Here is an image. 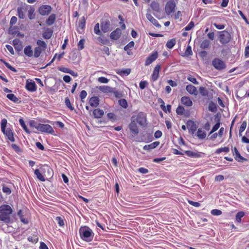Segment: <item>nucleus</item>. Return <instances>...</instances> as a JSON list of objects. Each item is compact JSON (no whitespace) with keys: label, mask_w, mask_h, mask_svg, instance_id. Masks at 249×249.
Wrapping results in <instances>:
<instances>
[{"label":"nucleus","mask_w":249,"mask_h":249,"mask_svg":"<svg viewBox=\"0 0 249 249\" xmlns=\"http://www.w3.org/2000/svg\"><path fill=\"white\" fill-rule=\"evenodd\" d=\"M13 210L8 205H2L0 206V220L8 224L12 222L11 215Z\"/></svg>","instance_id":"f257e3e1"},{"label":"nucleus","mask_w":249,"mask_h":249,"mask_svg":"<svg viewBox=\"0 0 249 249\" xmlns=\"http://www.w3.org/2000/svg\"><path fill=\"white\" fill-rule=\"evenodd\" d=\"M79 233L81 238L87 242L91 241L93 238L94 233L88 227H81L79 229Z\"/></svg>","instance_id":"f03ea898"},{"label":"nucleus","mask_w":249,"mask_h":249,"mask_svg":"<svg viewBox=\"0 0 249 249\" xmlns=\"http://www.w3.org/2000/svg\"><path fill=\"white\" fill-rule=\"evenodd\" d=\"M7 124V121L6 119H3L1 121V129L3 133L7 137V139L12 142H15V139L12 131L10 129L8 128L6 130V127Z\"/></svg>","instance_id":"7ed1b4c3"},{"label":"nucleus","mask_w":249,"mask_h":249,"mask_svg":"<svg viewBox=\"0 0 249 249\" xmlns=\"http://www.w3.org/2000/svg\"><path fill=\"white\" fill-rule=\"evenodd\" d=\"M36 129L38 131H40L42 132H45L50 134H53L54 130L53 127L49 124H38L36 127Z\"/></svg>","instance_id":"20e7f679"},{"label":"nucleus","mask_w":249,"mask_h":249,"mask_svg":"<svg viewBox=\"0 0 249 249\" xmlns=\"http://www.w3.org/2000/svg\"><path fill=\"white\" fill-rule=\"evenodd\" d=\"M219 41L222 44H227L231 40V35L227 31H223L220 32Z\"/></svg>","instance_id":"39448f33"},{"label":"nucleus","mask_w":249,"mask_h":249,"mask_svg":"<svg viewBox=\"0 0 249 249\" xmlns=\"http://www.w3.org/2000/svg\"><path fill=\"white\" fill-rule=\"evenodd\" d=\"M212 65L215 69L218 71H221L226 68L225 63L219 58H214L212 61Z\"/></svg>","instance_id":"423d86ee"},{"label":"nucleus","mask_w":249,"mask_h":249,"mask_svg":"<svg viewBox=\"0 0 249 249\" xmlns=\"http://www.w3.org/2000/svg\"><path fill=\"white\" fill-rule=\"evenodd\" d=\"M40 170L46 178H51L53 176V170L48 165H44L42 166L40 168Z\"/></svg>","instance_id":"0eeeda50"},{"label":"nucleus","mask_w":249,"mask_h":249,"mask_svg":"<svg viewBox=\"0 0 249 249\" xmlns=\"http://www.w3.org/2000/svg\"><path fill=\"white\" fill-rule=\"evenodd\" d=\"M135 117V121L141 126H144L146 124V118L145 114L143 112H139Z\"/></svg>","instance_id":"6e6552de"},{"label":"nucleus","mask_w":249,"mask_h":249,"mask_svg":"<svg viewBox=\"0 0 249 249\" xmlns=\"http://www.w3.org/2000/svg\"><path fill=\"white\" fill-rule=\"evenodd\" d=\"M129 128L131 133L137 135L139 133V129L135 121V117L133 116L131 118V123L129 124Z\"/></svg>","instance_id":"1a4fd4ad"},{"label":"nucleus","mask_w":249,"mask_h":249,"mask_svg":"<svg viewBox=\"0 0 249 249\" xmlns=\"http://www.w3.org/2000/svg\"><path fill=\"white\" fill-rule=\"evenodd\" d=\"M51 6L48 5H43L39 8L38 12L42 16H46L51 12Z\"/></svg>","instance_id":"9d476101"},{"label":"nucleus","mask_w":249,"mask_h":249,"mask_svg":"<svg viewBox=\"0 0 249 249\" xmlns=\"http://www.w3.org/2000/svg\"><path fill=\"white\" fill-rule=\"evenodd\" d=\"M187 126L188 128L189 132L194 134L197 129V125L195 122L189 120L187 122Z\"/></svg>","instance_id":"9b49d317"},{"label":"nucleus","mask_w":249,"mask_h":249,"mask_svg":"<svg viewBox=\"0 0 249 249\" xmlns=\"http://www.w3.org/2000/svg\"><path fill=\"white\" fill-rule=\"evenodd\" d=\"M176 7L175 2L174 1H169L165 6V12L167 15H170L174 11Z\"/></svg>","instance_id":"f8f14e48"},{"label":"nucleus","mask_w":249,"mask_h":249,"mask_svg":"<svg viewBox=\"0 0 249 249\" xmlns=\"http://www.w3.org/2000/svg\"><path fill=\"white\" fill-rule=\"evenodd\" d=\"M158 57V53L154 52L149 56L147 58L145 62V65L148 66L151 64L154 61H155Z\"/></svg>","instance_id":"ddd939ff"},{"label":"nucleus","mask_w":249,"mask_h":249,"mask_svg":"<svg viewBox=\"0 0 249 249\" xmlns=\"http://www.w3.org/2000/svg\"><path fill=\"white\" fill-rule=\"evenodd\" d=\"M121 34V30L120 28H117L115 30L111 33L110 37L112 39L117 40L120 38Z\"/></svg>","instance_id":"4468645a"},{"label":"nucleus","mask_w":249,"mask_h":249,"mask_svg":"<svg viewBox=\"0 0 249 249\" xmlns=\"http://www.w3.org/2000/svg\"><path fill=\"white\" fill-rule=\"evenodd\" d=\"M13 45L17 51L20 52L22 50L23 47L21 41L19 39H14L13 40Z\"/></svg>","instance_id":"2eb2a0df"},{"label":"nucleus","mask_w":249,"mask_h":249,"mask_svg":"<svg viewBox=\"0 0 249 249\" xmlns=\"http://www.w3.org/2000/svg\"><path fill=\"white\" fill-rule=\"evenodd\" d=\"M185 153L189 157L193 158H199L201 157V153L198 152H195L190 150L185 151Z\"/></svg>","instance_id":"dca6fc26"},{"label":"nucleus","mask_w":249,"mask_h":249,"mask_svg":"<svg viewBox=\"0 0 249 249\" xmlns=\"http://www.w3.org/2000/svg\"><path fill=\"white\" fill-rule=\"evenodd\" d=\"M160 69V65H157L155 67L152 75V79L153 80V81H155L158 79L159 77V71Z\"/></svg>","instance_id":"f3484780"},{"label":"nucleus","mask_w":249,"mask_h":249,"mask_svg":"<svg viewBox=\"0 0 249 249\" xmlns=\"http://www.w3.org/2000/svg\"><path fill=\"white\" fill-rule=\"evenodd\" d=\"M110 27V22L108 21H103L101 23V31L104 33L109 31Z\"/></svg>","instance_id":"a211bd4d"},{"label":"nucleus","mask_w":249,"mask_h":249,"mask_svg":"<svg viewBox=\"0 0 249 249\" xmlns=\"http://www.w3.org/2000/svg\"><path fill=\"white\" fill-rule=\"evenodd\" d=\"M234 151L233 153V155H235V159L237 161H238V162H243L244 161L247 160L246 159L244 158V157L241 156V155L240 154L239 152H238V150L236 147H234Z\"/></svg>","instance_id":"6ab92c4d"},{"label":"nucleus","mask_w":249,"mask_h":249,"mask_svg":"<svg viewBox=\"0 0 249 249\" xmlns=\"http://www.w3.org/2000/svg\"><path fill=\"white\" fill-rule=\"evenodd\" d=\"M146 17L147 19L150 21L153 24L157 27H160V25L158 23V21L156 19L150 14L147 13Z\"/></svg>","instance_id":"aec40b11"},{"label":"nucleus","mask_w":249,"mask_h":249,"mask_svg":"<svg viewBox=\"0 0 249 249\" xmlns=\"http://www.w3.org/2000/svg\"><path fill=\"white\" fill-rule=\"evenodd\" d=\"M89 103L92 107H96L99 104V99L97 96H93L89 99Z\"/></svg>","instance_id":"412c9836"},{"label":"nucleus","mask_w":249,"mask_h":249,"mask_svg":"<svg viewBox=\"0 0 249 249\" xmlns=\"http://www.w3.org/2000/svg\"><path fill=\"white\" fill-rule=\"evenodd\" d=\"M186 90L190 94L196 95L198 93L196 88L192 85H189L186 87Z\"/></svg>","instance_id":"4be33fe9"},{"label":"nucleus","mask_w":249,"mask_h":249,"mask_svg":"<svg viewBox=\"0 0 249 249\" xmlns=\"http://www.w3.org/2000/svg\"><path fill=\"white\" fill-rule=\"evenodd\" d=\"M181 103L187 107H191L193 105L192 101L189 97L187 96H183L181 98Z\"/></svg>","instance_id":"5701e85b"},{"label":"nucleus","mask_w":249,"mask_h":249,"mask_svg":"<svg viewBox=\"0 0 249 249\" xmlns=\"http://www.w3.org/2000/svg\"><path fill=\"white\" fill-rule=\"evenodd\" d=\"M26 88L27 90L30 91H35L36 90V85L35 82H27L26 85Z\"/></svg>","instance_id":"b1692460"},{"label":"nucleus","mask_w":249,"mask_h":249,"mask_svg":"<svg viewBox=\"0 0 249 249\" xmlns=\"http://www.w3.org/2000/svg\"><path fill=\"white\" fill-rule=\"evenodd\" d=\"M93 114L95 118H101L104 114V112L102 109L96 108L93 110Z\"/></svg>","instance_id":"393cba45"},{"label":"nucleus","mask_w":249,"mask_h":249,"mask_svg":"<svg viewBox=\"0 0 249 249\" xmlns=\"http://www.w3.org/2000/svg\"><path fill=\"white\" fill-rule=\"evenodd\" d=\"M36 176V178L40 181H45V176L42 174V172H41L40 169H36L34 172Z\"/></svg>","instance_id":"a878e982"},{"label":"nucleus","mask_w":249,"mask_h":249,"mask_svg":"<svg viewBox=\"0 0 249 249\" xmlns=\"http://www.w3.org/2000/svg\"><path fill=\"white\" fill-rule=\"evenodd\" d=\"M27 9L23 7H18L17 8L18 15L19 18L23 19L25 18L24 12L26 11Z\"/></svg>","instance_id":"bb28decb"},{"label":"nucleus","mask_w":249,"mask_h":249,"mask_svg":"<svg viewBox=\"0 0 249 249\" xmlns=\"http://www.w3.org/2000/svg\"><path fill=\"white\" fill-rule=\"evenodd\" d=\"M160 144L159 142H155L150 144L145 145L143 146V149L145 150H149L157 147Z\"/></svg>","instance_id":"cd10ccee"},{"label":"nucleus","mask_w":249,"mask_h":249,"mask_svg":"<svg viewBox=\"0 0 249 249\" xmlns=\"http://www.w3.org/2000/svg\"><path fill=\"white\" fill-rule=\"evenodd\" d=\"M24 53L28 57H32L34 55L33 51L30 45L27 46L24 48Z\"/></svg>","instance_id":"c85d7f7f"},{"label":"nucleus","mask_w":249,"mask_h":249,"mask_svg":"<svg viewBox=\"0 0 249 249\" xmlns=\"http://www.w3.org/2000/svg\"><path fill=\"white\" fill-rule=\"evenodd\" d=\"M196 135L198 139H204L206 137V132L203 130L202 128H199L197 130Z\"/></svg>","instance_id":"c756f323"},{"label":"nucleus","mask_w":249,"mask_h":249,"mask_svg":"<svg viewBox=\"0 0 249 249\" xmlns=\"http://www.w3.org/2000/svg\"><path fill=\"white\" fill-rule=\"evenodd\" d=\"M56 19V16L55 14H52L50 15L46 20V24L48 26L53 25Z\"/></svg>","instance_id":"7c9ffc66"},{"label":"nucleus","mask_w":249,"mask_h":249,"mask_svg":"<svg viewBox=\"0 0 249 249\" xmlns=\"http://www.w3.org/2000/svg\"><path fill=\"white\" fill-rule=\"evenodd\" d=\"M131 72V70L130 69H125L123 70H118L117 71V73L121 75H128Z\"/></svg>","instance_id":"2f4dec72"},{"label":"nucleus","mask_w":249,"mask_h":249,"mask_svg":"<svg viewBox=\"0 0 249 249\" xmlns=\"http://www.w3.org/2000/svg\"><path fill=\"white\" fill-rule=\"evenodd\" d=\"M211 42L207 39H205L202 41L200 44V47L202 49H207L210 47Z\"/></svg>","instance_id":"473e14b6"},{"label":"nucleus","mask_w":249,"mask_h":249,"mask_svg":"<svg viewBox=\"0 0 249 249\" xmlns=\"http://www.w3.org/2000/svg\"><path fill=\"white\" fill-rule=\"evenodd\" d=\"M98 88L100 91L104 93L111 92L112 91V89L107 86H99Z\"/></svg>","instance_id":"72a5a7b5"},{"label":"nucleus","mask_w":249,"mask_h":249,"mask_svg":"<svg viewBox=\"0 0 249 249\" xmlns=\"http://www.w3.org/2000/svg\"><path fill=\"white\" fill-rule=\"evenodd\" d=\"M150 6L152 10L154 11L155 12H160V6L159 4L156 1H152L150 4Z\"/></svg>","instance_id":"f704fd0d"},{"label":"nucleus","mask_w":249,"mask_h":249,"mask_svg":"<svg viewBox=\"0 0 249 249\" xmlns=\"http://www.w3.org/2000/svg\"><path fill=\"white\" fill-rule=\"evenodd\" d=\"M43 51H44V50L40 48V47H36L34 50V56L36 58L38 57Z\"/></svg>","instance_id":"c9c22d12"},{"label":"nucleus","mask_w":249,"mask_h":249,"mask_svg":"<svg viewBox=\"0 0 249 249\" xmlns=\"http://www.w3.org/2000/svg\"><path fill=\"white\" fill-rule=\"evenodd\" d=\"M19 124L21 125V126L24 130V131L28 134H30L31 132L28 129L27 126L25 124L24 120L22 118H21L19 120Z\"/></svg>","instance_id":"e433bc0d"},{"label":"nucleus","mask_w":249,"mask_h":249,"mask_svg":"<svg viewBox=\"0 0 249 249\" xmlns=\"http://www.w3.org/2000/svg\"><path fill=\"white\" fill-rule=\"evenodd\" d=\"M245 215V213L241 211L238 212L235 216L236 221L238 223H241V218Z\"/></svg>","instance_id":"4c0bfd02"},{"label":"nucleus","mask_w":249,"mask_h":249,"mask_svg":"<svg viewBox=\"0 0 249 249\" xmlns=\"http://www.w3.org/2000/svg\"><path fill=\"white\" fill-rule=\"evenodd\" d=\"M7 98L14 103H18L19 99L14 94H8L6 96Z\"/></svg>","instance_id":"58836bf2"},{"label":"nucleus","mask_w":249,"mask_h":249,"mask_svg":"<svg viewBox=\"0 0 249 249\" xmlns=\"http://www.w3.org/2000/svg\"><path fill=\"white\" fill-rule=\"evenodd\" d=\"M176 41L175 39H171L167 41L166 45V47L169 49H172L176 44Z\"/></svg>","instance_id":"ea45409f"},{"label":"nucleus","mask_w":249,"mask_h":249,"mask_svg":"<svg viewBox=\"0 0 249 249\" xmlns=\"http://www.w3.org/2000/svg\"><path fill=\"white\" fill-rule=\"evenodd\" d=\"M35 9L33 8H30L28 12V16L30 19H33L35 18V14H34Z\"/></svg>","instance_id":"a19ab883"},{"label":"nucleus","mask_w":249,"mask_h":249,"mask_svg":"<svg viewBox=\"0 0 249 249\" xmlns=\"http://www.w3.org/2000/svg\"><path fill=\"white\" fill-rule=\"evenodd\" d=\"M36 44L38 45V47H40L43 50H45L47 47V45L45 41L41 40H38L36 42Z\"/></svg>","instance_id":"79ce46f5"},{"label":"nucleus","mask_w":249,"mask_h":249,"mask_svg":"<svg viewBox=\"0 0 249 249\" xmlns=\"http://www.w3.org/2000/svg\"><path fill=\"white\" fill-rule=\"evenodd\" d=\"M209 110L213 112H215L217 110V107L215 104L211 102L209 105Z\"/></svg>","instance_id":"37998d69"},{"label":"nucleus","mask_w":249,"mask_h":249,"mask_svg":"<svg viewBox=\"0 0 249 249\" xmlns=\"http://www.w3.org/2000/svg\"><path fill=\"white\" fill-rule=\"evenodd\" d=\"M230 151V149L229 147H222V148H218L217 149L216 151H215V153L216 154H219L221 152H225V153H228Z\"/></svg>","instance_id":"c03bdc74"},{"label":"nucleus","mask_w":249,"mask_h":249,"mask_svg":"<svg viewBox=\"0 0 249 249\" xmlns=\"http://www.w3.org/2000/svg\"><path fill=\"white\" fill-rule=\"evenodd\" d=\"M160 107L162 110L166 113L167 112H170L171 109V106L170 105H167L166 107L163 105H160Z\"/></svg>","instance_id":"a18cd8bd"},{"label":"nucleus","mask_w":249,"mask_h":249,"mask_svg":"<svg viewBox=\"0 0 249 249\" xmlns=\"http://www.w3.org/2000/svg\"><path fill=\"white\" fill-rule=\"evenodd\" d=\"M94 32L98 35H101V31L100 30V25L99 23L95 24L94 28Z\"/></svg>","instance_id":"49530a36"},{"label":"nucleus","mask_w":249,"mask_h":249,"mask_svg":"<svg viewBox=\"0 0 249 249\" xmlns=\"http://www.w3.org/2000/svg\"><path fill=\"white\" fill-rule=\"evenodd\" d=\"M119 105L124 108H126L128 106L126 100L124 99H121L119 100Z\"/></svg>","instance_id":"de8ad7c7"},{"label":"nucleus","mask_w":249,"mask_h":249,"mask_svg":"<svg viewBox=\"0 0 249 249\" xmlns=\"http://www.w3.org/2000/svg\"><path fill=\"white\" fill-rule=\"evenodd\" d=\"M85 39H81L78 42L77 46L79 50H82L84 48Z\"/></svg>","instance_id":"09e8293b"},{"label":"nucleus","mask_w":249,"mask_h":249,"mask_svg":"<svg viewBox=\"0 0 249 249\" xmlns=\"http://www.w3.org/2000/svg\"><path fill=\"white\" fill-rule=\"evenodd\" d=\"M1 61L2 62H3V63L4 64V65H5V66L8 68L9 69H10L11 71H14V72H17V70H16L15 68H14L13 67H12V66H11L8 63L5 62V61L3 60L2 59H1Z\"/></svg>","instance_id":"8fccbe9b"},{"label":"nucleus","mask_w":249,"mask_h":249,"mask_svg":"<svg viewBox=\"0 0 249 249\" xmlns=\"http://www.w3.org/2000/svg\"><path fill=\"white\" fill-rule=\"evenodd\" d=\"M185 109L182 106H178L176 109V112L178 115H182Z\"/></svg>","instance_id":"3c124183"},{"label":"nucleus","mask_w":249,"mask_h":249,"mask_svg":"<svg viewBox=\"0 0 249 249\" xmlns=\"http://www.w3.org/2000/svg\"><path fill=\"white\" fill-rule=\"evenodd\" d=\"M55 220H56V222H57L58 224L60 226L62 227L64 225V220L61 217H59V216L56 217L55 218Z\"/></svg>","instance_id":"603ef678"},{"label":"nucleus","mask_w":249,"mask_h":249,"mask_svg":"<svg viewBox=\"0 0 249 249\" xmlns=\"http://www.w3.org/2000/svg\"><path fill=\"white\" fill-rule=\"evenodd\" d=\"M211 214L213 215H220L222 214V212L218 209H213L211 211Z\"/></svg>","instance_id":"864d4df0"},{"label":"nucleus","mask_w":249,"mask_h":249,"mask_svg":"<svg viewBox=\"0 0 249 249\" xmlns=\"http://www.w3.org/2000/svg\"><path fill=\"white\" fill-rule=\"evenodd\" d=\"M65 104L71 110H73L74 109V107L71 106L70 100L68 97L65 98Z\"/></svg>","instance_id":"5fc2aeb1"},{"label":"nucleus","mask_w":249,"mask_h":249,"mask_svg":"<svg viewBox=\"0 0 249 249\" xmlns=\"http://www.w3.org/2000/svg\"><path fill=\"white\" fill-rule=\"evenodd\" d=\"M135 43L133 41H130L127 45L124 47L125 51H128L130 48H133L134 46Z\"/></svg>","instance_id":"6e6d98bb"},{"label":"nucleus","mask_w":249,"mask_h":249,"mask_svg":"<svg viewBox=\"0 0 249 249\" xmlns=\"http://www.w3.org/2000/svg\"><path fill=\"white\" fill-rule=\"evenodd\" d=\"M85 19L84 17H83L79 21V27L83 29L85 27Z\"/></svg>","instance_id":"4d7b16f0"},{"label":"nucleus","mask_w":249,"mask_h":249,"mask_svg":"<svg viewBox=\"0 0 249 249\" xmlns=\"http://www.w3.org/2000/svg\"><path fill=\"white\" fill-rule=\"evenodd\" d=\"M195 26L194 22L193 21H191L187 26H186L184 30L185 31H189L191 30Z\"/></svg>","instance_id":"13d9d810"},{"label":"nucleus","mask_w":249,"mask_h":249,"mask_svg":"<svg viewBox=\"0 0 249 249\" xmlns=\"http://www.w3.org/2000/svg\"><path fill=\"white\" fill-rule=\"evenodd\" d=\"M98 81L101 83H107L109 82V79L105 77H100L98 78Z\"/></svg>","instance_id":"bf43d9fd"},{"label":"nucleus","mask_w":249,"mask_h":249,"mask_svg":"<svg viewBox=\"0 0 249 249\" xmlns=\"http://www.w3.org/2000/svg\"><path fill=\"white\" fill-rule=\"evenodd\" d=\"M192 53H193L192 51V49H191V46H188L185 50V55L187 56H189V55H192Z\"/></svg>","instance_id":"052dcab7"},{"label":"nucleus","mask_w":249,"mask_h":249,"mask_svg":"<svg viewBox=\"0 0 249 249\" xmlns=\"http://www.w3.org/2000/svg\"><path fill=\"white\" fill-rule=\"evenodd\" d=\"M187 79L189 81H190V82H191L192 83H194L195 84H196V85L198 84V83L197 81L196 78H195V77H193L192 76H188V78H187Z\"/></svg>","instance_id":"680f3d73"},{"label":"nucleus","mask_w":249,"mask_h":249,"mask_svg":"<svg viewBox=\"0 0 249 249\" xmlns=\"http://www.w3.org/2000/svg\"><path fill=\"white\" fill-rule=\"evenodd\" d=\"M58 69L59 71H61L62 72H65V73H69V71H70V69L66 68V67H59L58 68Z\"/></svg>","instance_id":"e2e57ef3"},{"label":"nucleus","mask_w":249,"mask_h":249,"mask_svg":"<svg viewBox=\"0 0 249 249\" xmlns=\"http://www.w3.org/2000/svg\"><path fill=\"white\" fill-rule=\"evenodd\" d=\"M2 191L7 195H9L11 193V189L6 186H3L2 188Z\"/></svg>","instance_id":"0e129e2a"},{"label":"nucleus","mask_w":249,"mask_h":249,"mask_svg":"<svg viewBox=\"0 0 249 249\" xmlns=\"http://www.w3.org/2000/svg\"><path fill=\"white\" fill-rule=\"evenodd\" d=\"M246 126H247V124L245 122H244L243 123H242V124H241V125L240 126V129H239V134L245 130V129L246 128Z\"/></svg>","instance_id":"69168bd1"},{"label":"nucleus","mask_w":249,"mask_h":249,"mask_svg":"<svg viewBox=\"0 0 249 249\" xmlns=\"http://www.w3.org/2000/svg\"><path fill=\"white\" fill-rule=\"evenodd\" d=\"M87 95V93L86 91L83 90L81 91L80 94V97L81 99V100L83 101V100L85 99Z\"/></svg>","instance_id":"338daca9"},{"label":"nucleus","mask_w":249,"mask_h":249,"mask_svg":"<svg viewBox=\"0 0 249 249\" xmlns=\"http://www.w3.org/2000/svg\"><path fill=\"white\" fill-rule=\"evenodd\" d=\"M147 84H148V83L146 81H141L140 83V85H139L140 88L142 89H144L146 87V86L147 85Z\"/></svg>","instance_id":"774afa93"}]
</instances>
